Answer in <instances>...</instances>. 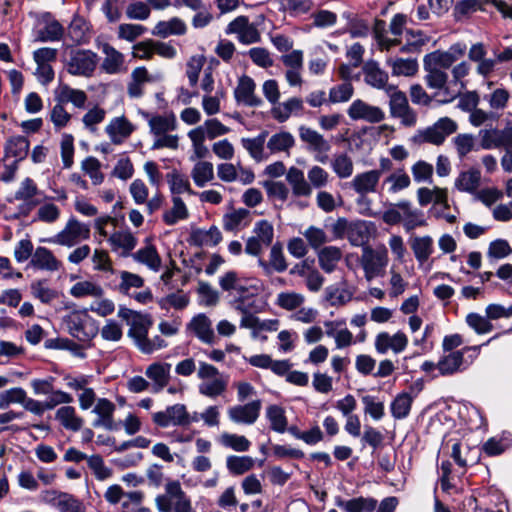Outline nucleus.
Listing matches in <instances>:
<instances>
[{
  "label": "nucleus",
  "instance_id": "nucleus-54",
  "mask_svg": "<svg viewBox=\"0 0 512 512\" xmlns=\"http://www.w3.org/2000/svg\"><path fill=\"white\" fill-rule=\"evenodd\" d=\"M218 442L225 448L236 452H246L251 447V442L244 436L229 432H223L218 437Z\"/></svg>",
  "mask_w": 512,
  "mask_h": 512
},
{
  "label": "nucleus",
  "instance_id": "nucleus-48",
  "mask_svg": "<svg viewBox=\"0 0 512 512\" xmlns=\"http://www.w3.org/2000/svg\"><path fill=\"white\" fill-rule=\"evenodd\" d=\"M294 144L295 140L293 135L290 132L281 131L273 134L268 139L266 147L269 151V154H276L281 152L288 153Z\"/></svg>",
  "mask_w": 512,
  "mask_h": 512
},
{
  "label": "nucleus",
  "instance_id": "nucleus-58",
  "mask_svg": "<svg viewBox=\"0 0 512 512\" xmlns=\"http://www.w3.org/2000/svg\"><path fill=\"white\" fill-rule=\"evenodd\" d=\"M70 294L75 298L87 296L101 298L104 294V290L100 285L92 281H80L71 287Z\"/></svg>",
  "mask_w": 512,
  "mask_h": 512
},
{
  "label": "nucleus",
  "instance_id": "nucleus-59",
  "mask_svg": "<svg viewBox=\"0 0 512 512\" xmlns=\"http://www.w3.org/2000/svg\"><path fill=\"white\" fill-rule=\"evenodd\" d=\"M29 149V142L22 136L11 137L5 147L6 156L21 160L26 157Z\"/></svg>",
  "mask_w": 512,
  "mask_h": 512
},
{
  "label": "nucleus",
  "instance_id": "nucleus-15",
  "mask_svg": "<svg viewBox=\"0 0 512 512\" xmlns=\"http://www.w3.org/2000/svg\"><path fill=\"white\" fill-rule=\"evenodd\" d=\"M217 176L225 183L240 182L242 185H250L255 180L254 172L244 167L240 162L237 164L224 161L217 165Z\"/></svg>",
  "mask_w": 512,
  "mask_h": 512
},
{
  "label": "nucleus",
  "instance_id": "nucleus-21",
  "mask_svg": "<svg viewBox=\"0 0 512 512\" xmlns=\"http://www.w3.org/2000/svg\"><path fill=\"white\" fill-rule=\"evenodd\" d=\"M262 407L261 400H253L246 404H237L227 409L228 419L234 424L252 425L259 416Z\"/></svg>",
  "mask_w": 512,
  "mask_h": 512
},
{
  "label": "nucleus",
  "instance_id": "nucleus-10",
  "mask_svg": "<svg viewBox=\"0 0 512 512\" xmlns=\"http://www.w3.org/2000/svg\"><path fill=\"white\" fill-rule=\"evenodd\" d=\"M388 261V251L385 246L376 249L365 246L360 257V265L364 271L365 279L371 281L376 277L383 276Z\"/></svg>",
  "mask_w": 512,
  "mask_h": 512
},
{
  "label": "nucleus",
  "instance_id": "nucleus-50",
  "mask_svg": "<svg viewBox=\"0 0 512 512\" xmlns=\"http://www.w3.org/2000/svg\"><path fill=\"white\" fill-rule=\"evenodd\" d=\"M414 396L408 392L399 393L390 405L391 414L395 419L401 420L408 417L411 411Z\"/></svg>",
  "mask_w": 512,
  "mask_h": 512
},
{
  "label": "nucleus",
  "instance_id": "nucleus-47",
  "mask_svg": "<svg viewBox=\"0 0 512 512\" xmlns=\"http://www.w3.org/2000/svg\"><path fill=\"white\" fill-rule=\"evenodd\" d=\"M336 505L345 512H373L377 507V500L371 497H357L350 500L337 499Z\"/></svg>",
  "mask_w": 512,
  "mask_h": 512
},
{
  "label": "nucleus",
  "instance_id": "nucleus-55",
  "mask_svg": "<svg viewBox=\"0 0 512 512\" xmlns=\"http://www.w3.org/2000/svg\"><path fill=\"white\" fill-rule=\"evenodd\" d=\"M331 168L340 179H347L354 172V163L352 158L346 153L334 155L331 160Z\"/></svg>",
  "mask_w": 512,
  "mask_h": 512
},
{
  "label": "nucleus",
  "instance_id": "nucleus-1",
  "mask_svg": "<svg viewBox=\"0 0 512 512\" xmlns=\"http://www.w3.org/2000/svg\"><path fill=\"white\" fill-rule=\"evenodd\" d=\"M118 316L130 326L128 335L135 339L136 345L142 352L149 354L166 346L164 340H161L159 344H154L147 338L148 329L152 325L149 316L125 307L119 309Z\"/></svg>",
  "mask_w": 512,
  "mask_h": 512
},
{
  "label": "nucleus",
  "instance_id": "nucleus-39",
  "mask_svg": "<svg viewBox=\"0 0 512 512\" xmlns=\"http://www.w3.org/2000/svg\"><path fill=\"white\" fill-rule=\"evenodd\" d=\"M268 136L267 131L261 132L254 138H242V146L247 150L250 157L256 162H262L268 159L269 153L265 151V142Z\"/></svg>",
  "mask_w": 512,
  "mask_h": 512
},
{
  "label": "nucleus",
  "instance_id": "nucleus-20",
  "mask_svg": "<svg viewBox=\"0 0 512 512\" xmlns=\"http://www.w3.org/2000/svg\"><path fill=\"white\" fill-rule=\"evenodd\" d=\"M347 114L354 121H365L371 124L380 123L385 119V112L380 107L362 99L354 100L348 107Z\"/></svg>",
  "mask_w": 512,
  "mask_h": 512
},
{
  "label": "nucleus",
  "instance_id": "nucleus-26",
  "mask_svg": "<svg viewBox=\"0 0 512 512\" xmlns=\"http://www.w3.org/2000/svg\"><path fill=\"white\" fill-rule=\"evenodd\" d=\"M304 111V102L299 97H290L278 102L271 109V115L279 123L286 122L291 116H301Z\"/></svg>",
  "mask_w": 512,
  "mask_h": 512
},
{
  "label": "nucleus",
  "instance_id": "nucleus-51",
  "mask_svg": "<svg viewBox=\"0 0 512 512\" xmlns=\"http://www.w3.org/2000/svg\"><path fill=\"white\" fill-rule=\"evenodd\" d=\"M172 204V207L163 214V221L167 225H175L189 217L188 208L179 196H172Z\"/></svg>",
  "mask_w": 512,
  "mask_h": 512
},
{
  "label": "nucleus",
  "instance_id": "nucleus-37",
  "mask_svg": "<svg viewBox=\"0 0 512 512\" xmlns=\"http://www.w3.org/2000/svg\"><path fill=\"white\" fill-rule=\"evenodd\" d=\"M31 265L40 270L54 272L61 268L62 263L49 249L37 247L32 255Z\"/></svg>",
  "mask_w": 512,
  "mask_h": 512
},
{
  "label": "nucleus",
  "instance_id": "nucleus-63",
  "mask_svg": "<svg viewBox=\"0 0 512 512\" xmlns=\"http://www.w3.org/2000/svg\"><path fill=\"white\" fill-rule=\"evenodd\" d=\"M304 301V295L297 292H281L276 298V304L287 311H293L300 308Z\"/></svg>",
  "mask_w": 512,
  "mask_h": 512
},
{
  "label": "nucleus",
  "instance_id": "nucleus-18",
  "mask_svg": "<svg viewBox=\"0 0 512 512\" xmlns=\"http://www.w3.org/2000/svg\"><path fill=\"white\" fill-rule=\"evenodd\" d=\"M97 48L104 55L100 68L109 75L120 74L126 70L125 56L108 42L97 41Z\"/></svg>",
  "mask_w": 512,
  "mask_h": 512
},
{
  "label": "nucleus",
  "instance_id": "nucleus-13",
  "mask_svg": "<svg viewBox=\"0 0 512 512\" xmlns=\"http://www.w3.org/2000/svg\"><path fill=\"white\" fill-rule=\"evenodd\" d=\"M41 502L55 507L59 512H85V505L74 495L57 490H44L40 493Z\"/></svg>",
  "mask_w": 512,
  "mask_h": 512
},
{
  "label": "nucleus",
  "instance_id": "nucleus-60",
  "mask_svg": "<svg viewBox=\"0 0 512 512\" xmlns=\"http://www.w3.org/2000/svg\"><path fill=\"white\" fill-rule=\"evenodd\" d=\"M186 32L185 23L179 18H172L168 21H160L155 26V33L162 37L169 35H182Z\"/></svg>",
  "mask_w": 512,
  "mask_h": 512
},
{
  "label": "nucleus",
  "instance_id": "nucleus-38",
  "mask_svg": "<svg viewBox=\"0 0 512 512\" xmlns=\"http://www.w3.org/2000/svg\"><path fill=\"white\" fill-rule=\"evenodd\" d=\"M480 184L481 172L474 167L460 172L454 182V186L457 190L470 194L477 192Z\"/></svg>",
  "mask_w": 512,
  "mask_h": 512
},
{
  "label": "nucleus",
  "instance_id": "nucleus-8",
  "mask_svg": "<svg viewBox=\"0 0 512 512\" xmlns=\"http://www.w3.org/2000/svg\"><path fill=\"white\" fill-rule=\"evenodd\" d=\"M481 346L464 347L461 350L445 353L438 361L441 376H450L466 370L479 355Z\"/></svg>",
  "mask_w": 512,
  "mask_h": 512
},
{
  "label": "nucleus",
  "instance_id": "nucleus-62",
  "mask_svg": "<svg viewBox=\"0 0 512 512\" xmlns=\"http://www.w3.org/2000/svg\"><path fill=\"white\" fill-rule=\"evenodd\" d=\"M167 178L169 188L173 196H179L182 193H188L190 195L196 194V192L191 189L188 179L183 175L177 172H172L167 175Z\"/></svg>",
  "mask_w": 512,
  "mask_h": 512
},
{
  "label": "nucleus",
  "instance_id": "nucleus-9",
  "mask_svg": "<svg viewBox=\"0 0 512 512\" xmlns=\"http://www.w3.org/2000/svg\"><path fill=\"white\" fill-rule=\"evenodd\" d=\"M471 66L468 62L462 61L452 67V79L449 80L446 73V83L442 88H435L434 96H441L443 103H449L459 97L466 89L465 78L469 75Z\"/></svg>",
  "mask_w": 512,
  "mask_h": 512
},
{
  "label": "nucleus",
  "instance_id": "nucleus-44",
  "mask_svg": "<svg viewBox=\"0 0 512 512\" xmlns=\"http://www.w3.org/2000/svg\"><path fill=\"white\" fill-rule=\"evenodd\" d=\"M251 222L250 211L239 208L223 216L222 225L226 231L234 232L247 227Z\"/></svg>",
  "mask_w": 512,
  "mask_h": 512
},
{
  "label": "nucleus",
  "instance_id": "nucleus-43",
  "mask_svg": "<svg viewBox=\"0 0 512 512\" xmlns=\"http://www.w3.org/2000/svg\"><path fill=\"white\" fill-rule=\"evenodd\" d=\"M55 419L66 430L73 432L79 431L84 424L83 418L78 416L75 408L69 405L60 407L55 413Z\"/></svg>",
  "mask_w": 512,
  "mask_h": 512
},
{
  "label": "nucleus",
  "instance_id": "nucleus-12",
  "mask_svg": "<svg viewBox=\"0 0 512 512\" xmlns=\"http://www.w3.org/2000/svg\"><path fill=\"white\" fill-rule=\"evenodd\" d=\"M388 94L389 109L392 117L399 118L404 126H413L416 123V115L410 108L408 99L404 92L396 89L395 86L386 88Z\"/></svg>",
  "mask_w": 512,
  "mask_h": 512
},
{
  "label": "nucleus",
  "instance_id": "nucleus-64",
  "mask_svg": "<svg viewBox=\"0 0 512 512\" xmlns=\"http://www.w3.org/2000/svg\"><path fill=\"white\" fill-rule=\"evenodd\" d=\"M433 172V165L424 160H418L411 166L413 179L417 183H431Z\"/></svg>",
  "mask_w": 512,
  "mask_h": 512
},
{
  "label": "nucleus",
  "instance_id": "nucleus-61",
  "mask_svg": "<svg viewBox=\"0 0 512 512\" xmlns=\"http://www.w3.org/2000/svg\"><path fill=\"white\" fill-rule=\"evenodd\" d=\"M87 317L86 310H73L64 317V323L72 336L80 338L83 331V322Z\"/></svg>",
  "mask_w": 512,
  "mask_h": 512
},
{
  "label": "nucleus",
  "instance_id": "nucleus-32",
  "mask_svg": "<svg viewBox=\"0 0 512 512\" xmlns=\"http://www.w3.org/2000/svg\"><path fill=\"white\" fill-rule=\"evenodd\" d=\"M116 410L115 404L107 398H99L93 408L98 418L94 420V427H104L107 430H112L114 425L113 415Z\"/></svg>",
  "mask_w": 512,
  "mask_h": 512
},
{
  "label": "nucleus",
  "instance_id": "nucleus-23",
  "mask_svg": "<svg viewBox=\"0 0 512 512\" xmlns=\"http://www.w3.org/2000/svg\"><path fill=\"white\" fill-rule=\"evenodd\" d=\"M481 147L489 150L493 148L504 147L506 150H512V129L503 130L490 129L481 130Z\"/></svg>",
  "mask_w": 512,
  "mask_h": 512
},
{
  "label": "nucleus",
  "instance_id": "nucleus-27",
  "mask_svg": "<svg viewBox=\"0 0 512 512\" xmlns=\"http://www.w3.org/2000/svg\"><path fill=\"white\" fill-rule=\"evenodd\" d=\"M135 126L125 117L112 118L105 127L109 139L113 144H121L134 132Z\"/></svg>",
  "mask_w": 512,
  "mask_h": 512
},
{
  "label": "nucleus",
  "instance_id": "nucleus-29",
  "mask_svg": "<svg viewBox=\"0 0 512 512\" xmlns=\"http://www.w3.org/2000/svg\"><path fill=\"white\" fill-rule=\"evenodd\" d=\"M108 242L112 251L127 257L132 254L131 252L136 247L138 241L131 231L119 230L108 237Z\"/></svg>",
  "mask_w": 512,
  "mask_h": 512
},
{
  "label": "nucleus",
  "instance_id": "nucleus-41",
  "mask_svg": "<svg viewBox=\"0 0 512 512\" xmlns=\"http://www.w3.org/2000/svg\"><path fill=\"white\" fill-rule=\"evenodd\" d=\"M67 37L75 44L88 43L90 39V25L80 16H74L67 28Z\"/></svg>",
  "mask_w": 512,
  "mask_h": 512
},
{
  "label": "nucleus",
  "instance_id": "nucleus-31",
  "mask_svg": "<svg viewBox=\"0 0 512 512\" xmlns=\"http://www.w3.org/2000/svg\"><path fill=\"white\" fill-rule=\"evenodd\" d=\"M188 328L203 343L214 344L216 342V335L212 328V321L205 314L201 313L193 317Z\"/></svg>",
  "mask_w": 512,
  "mask_h": 512
},
{
  "label": "nucleus",
  "instance_id": "nucleus-36",
  "mask_svg": "<svg viewBox=\"0 0 512 512\" xmlns=\"http://www.w3.org/2000/svg\"><path fill=\"white\" fill-rule=\"evenodd\" d=\"M364 81L366 84L376 89H384L388 85V73L379 67V64L375 61H369L363 66Z\"/></svg>",
  "mask_w": 512,
  "mask_h": 512
},
{
  "label": "nucleus",
  "instance_id": "nucleus-2",
  "mask_svg": "<svg viewBox=\"0 0 512 512\" xmlns=\"http://www.w3.org/2000/svg\"><path fill=\"white\" fill-rule=\"evenodd\" d=\"M219 286L232 298L231 305L235 308L237 305L250 303L258 293L256 281L246 278L235 271H228L219 279Z\"/></svg>",
  "mask_w": 512,
  "mask_h": 512
},
{
  "label": "nucleus",
  "instance_id": "nucleus-11",
  "mask_svg": "<svg viewBox=\"0 0 512 512\" xmlns=\"http://www.w3.org/2000/svg\"><path fill=\"white\" fill-rule=\"evenodd\" d=\"M89 237L90 227L75 218H70L64 228L53 237L47 239V242L65 247H73L81 241L89 239Z\"/></svg>",
  "mask_w": 512,
  "mask_h": 512
},
{
  "label": "nucleus",
  "instance_id": "nucleus-45",
  "mask_svg": "<svg viewBox=\"0 0 512 512\" xmlns=\"http://www.w3.org/2000/svg\"><path fill=\"white\" fill-rule=\"evenodd\" d=\"M222 240L218 227L212 226L208 230L195 229L190 234V241L195 246H216Z\"/></svg>",
  "mask_w": 512,
  "mask_h": 512
},
{
  "label": "nucleus",
  "instance_id": "nucleus-24",
  "mask_svg": "<svg viewBox=\"0 0 512 512\" xmlns=\"http://www.w3.org/2000/svg\"><path fill=\"white\" fill-rule=\"evenodd\" d=\"M255 89L256 84L251 77L247 75L241 76L234 91L236 101L249 107L260 106L262 100L256 96Z\"/></svg>",
  "mask_w": 512,
  "mask_h": 512
},
{
  "label": "nucleus",
  "instance_id": "nucleus-7",
  "mask_svg": "<svg viewBox=\"0 0 512 512\" xmlns=\"http://www.w3.org/2000/svg\"><path fill=\"white\" fill-rule=\"evenodd\" d=\"M98 55L90 49H70L64 59V68L68 74L90 78L98 65Z\"/></svg>",
  "mask_w": 512,
  "mask_h": 512
},
{
  "label": "nucleus",
  "instance_id": "nucleus-6",
  "mask_svg": "<svg viewBox=\"0 0 512 512\" xmlns=\"http://www.w3.org/2000/svg\"><path fill=\"white\" fill-rule=\"evenodd\" d=\"M155 504L161 512H195L191 498L178 480H169L165 484V493L156 497Z\"/></svg>",
  "mask_w": 512,
  "mask_h": 512
},
{
  "label": "nucleus",
  "instance_id": "nucleus-17",
  "mask_svg": "<svg viewBox=\"0 0 512 512\" xmlns=\"http://www.w3.org/2000/svg\"><path fill=\"white\" fill-rule=\"evenodd\" d=\"M298 132L300 140L308 146V149L317 153L315 159L320 163H326L327 153L331 149L329 141L318 131L304 125L298 128Z\"/></svg>",
  "mask_w": 512,
  "mask_h": 512
},
{
  "label": "nucleus",
  "instance_id": "nucleus-33",
  "mask_svg": "<svg viewBox=\"0 0 512 512\" xmlns=\"http://www.w3.org/2000/svg\"><path fill=\"white\" fill-rule=\"evenodd\" d=\"M170 371V363L154 362L146 368L145 375L153 382V391L155 393L160 392L168 385Z\"/></svg>",
  "mask_w": 512,
  "mask_h": 512
},
{
  "label": "nucleus",
  "instance_id": "nucleus-49",
  "mask_svg": "<svg viewBox=\"0 0 512 512\" xmlns=\"http://www.w3.org/2000/svg\"><path fill=\"white\" fill-rule=\"evenodd\" d=\"M386 64L391 68L393 76H414L418 71V63L411 58H392L386 60Z\"/></svg>",
  "mask_w": 512,
  "mask_h": 512
},
{
  "label": "nucleus",
  "instance_id": "nucleus-25",
  "mask_svg": "<svg viewBox=\"0 0 512 512\" xmlns=\"http://www.w3.org/2000/svg\"><path fill=\"white\" fill-rule=\"evenodd\" d=\"M380 178L381 171L368 170L356 174L350 181L349 185L357 194L365 196L369 193L376 192Z\"/></svg>",
  "mask_w": 512,
  "mask_h": 512
},
{
  "label": "nucleus",
  "instance_id": "nucleus-40",
  "mask_svg": "<svg viewBox=\"0 0 512 512\" xmlns=\"http://www.w3.org/2000/svg\"><path fill=\"white\" fill-rule=\"evenodd\" d=\"M409 242L415 259L420 265H423L434 252L432 237L429 235L413 236Z\"/></svg>",
  "mask_w": 512,
  "mask_h": 512
},
{
  "label": "nucleus",
  "instance_id": "nucleus-46",
  "mask_svg": "<svg viewBox=\"0 0 512 512\" xmlns=\"http://www.w3.org/2000/svg\"><path fill=\"white\" fill-rule=\"evenodd\" d=\"M190 175L194 184L199 188H203L214 180V165L206 160L197 161Z\"/></svg>",
  "mask_w": 512,
  "mask_h": 512
},
{
  "label": "nucleus",
  "instance_id": "nucleus-14",
  "mask_svg": "<svg viewBox=\"0 0 512 512\" xmlns=\"http://www.w3.org/2000/svg\"><path fill=\"white\" fill-rule=\"evenodd\" d=\"M226 34H235L237 40L244 45L258 43L261 40V33L254 23L249 21L247 16H238L231 21L227 28Z\"/></svg>",
  "mask_w": 512,
  "mask_h": 512
},
{
  "label": "nucleus",
  "instance_id": "nucleus-30",
  "mask_svg": "<svg viewBox=\"0 0 512 512\" xmlns=\"http://www.w3.org/2000/svg\"><path fill=\"white\" fill-rule=\"evenodd\" d=\"M396 206L402 210V225L407 232L428 225L423 211L413 208L409 201H400Z\"/></svg>",
  "mask_w": 512,
  "mask_h": 512
},
{
  "label": "nucleus",
  "instance_id": "nucleus-34",
  "mask_svg": "<svg viewBox=\"0 0 512 512\" xmlns=\"http://www.w3.org/2000/svg\"><path fill=\"white\" fill-rule=\"evenodd\" d=\"M286 180L291 186L292 193L296 197H310L312 195L311 185L307 182L304 172L292 166L286 173Z\"/></svg>",
  "mask_w": 512,
  "mask_h": 512
},
{
  "label": "nucleus",
  "instance_id": "nucleus-56",
  "mask_svg": "<svg viewBox=\"0 0 512 512\" xmlns=\"http://www.w3.org/2000/svg\"><path fill=\"white\" fill-rule=\"evenodd\" d=\"M65 33L64 27L59 21L52 19L38 31L37 40L40 42H56L60 41Z\"/></svg>",
  "mask_w": 512,
  "mask_h": 512
},
{
  "label": "nucleus",
  "instance_id": "nucleus-57",
  "mask_svg": "<svg viewBox=\"0 0 512 512\" xmlns=\"http://www.w3.org/2000/svg\"><path fill=\"white\" fill-rule=\"evenodd\" d=\"M255 465L251 456L230 455L226 458V467L233 475H243L250 471Z\"/></svg>",
  "mask_w": 512,
  "mask_h": 512
},
{
  "label": "nucleus",
  "instance_id": "nucleus-53",
  "mask_svg": "<svg viewBox=\"0 0 512 512\" xmlns=\"http://www.w3.org/2000/svg\"><path fill=\"white\" fill-rule=\"evenodd\" d=\"M341 257L340 248L335 246L324 247L318 253L319 265L326 273H331L335 270Z\"/></svg>",
  "mask_w": 512,
  "mask_h": 512
},
{
  "label": "nucleus",
  "instance_id": "nucleus-22",
  "mask_svg": "<svg viewBox=\"0 0 512 512\" xmlns=\"http://www.w3.org/2000/svg\"><path fill=\"white\" fill-rule=\"evenodd\" d=\"M407 345L408 338L401 331L393 335H390L388 332H380L376 335L374 341L375 350L379 354H386L389 350L395 354H399L406 349Z\"/></svg>",
  "mask_w": 512,
  "mask_h": 512
},
{
  "label": "nucleus",
  "instance_id": "nucleus-52",
  "mask_svg": "<svg viewBox=\"0 0 512 512\" xmlns=\"http://www.w3.org/2000/svg\"><path fill=\"white\" fill-rule=\"evenodd\" d=\"M410 185L411 179L403 169H398L394 173L389 174L382 183V187H387V191L391 194L407 189Z\"/></svg>",
  "mask_w": 512,
  "mask_h": 512
},
{
  "label": "nucleus",
  "instance_id": "nucleus-35",
  "mask_svg": "<svg viewBox=\"0 0 512 512\" xmlns=\"http://www.w3.org/2000/svg\"><path fill=\"white\" fill-rule=\"evenodd\" d=\"M55 100L59 103H72L77 108H84L87 94L80 89H75L67 84H61L55 89Z\"/></svg>",
  "mask_w": 512,
  "mask_h": 512
},
{
  "label": "nucleus",
  "instance_id": "nucleus-4",
  "mask_svg": "<svg viewBox=\"0 0 512 512\" xmlns=\"http://www.w3.org/2000/svg\"><path fill=\"white\" fill-rule=\"evenodd\" d=\"M373 224L364 220L349 221L346 218H338L332 225V232L335 238H347L349 243L355 247L367 246Z\"/></svg>",
  "mask_w": 512,
  "mask_h": 512
},
{
  "label": "nucleus",
  "instance_id": "nucleus-42",
  "mask_svg": "<svg viewBox=\"0 0 512 512\" xmlns=\"http://www.w3.org/2000/svg\"><path fill=\"white\" fill-rule=\"evenodd\" d=\"M131 256L136 262L147 266L154 272H158L161 269L162 260L154 245L147 244L135 253H132Z\"/></svg>",
  "mask_w": 512,
  "mask_h": 512
},
{
  "label": "nucleus",
  "instance_id": "nucleus-16",
  "mask_svg": "<svg viewBox=\"0 0 512 512\" xmlns=\"http://www.w3.org/2000/svg\"><path fill=\"white\" fill-rule=\"evenodd\" d=\"M153 423L160 428L170 426H188V411L184 404H174L166 407L163 411L152 414Z\"/></svg>",
  "mask_w": 512,
  "mask_h": 512
},
{
  "label": "nucleus",
  "instance_id": "nucleus-28",
  "mask_svg": "<svg viewBox=\"0 0 512 512\" xmlns=\"http://www.w3.org/2000/svg\"><path fill=\"white\" fill-rule=\"evenodd\" d=\"M142 115L147 119L150 133L153 136L173 132L178 127L176 116L172 112L154 115L142 112Z\"/></svg>",
  "mask_w": 512,
  "mask_h": 512
},
{
  "label": "nucleus",
  "instance_id": "nucleus-5",
  "mask_svg": "<svg viewBox=\"0 0 512 512\" xmlns=\"http://www.w3.org/2000/svg\"><path fill=\"white\" fill-rule=\"evenodd\" d=\"M197 377L201 380L198 391L205 397L215 399L222 396L227 390L229 376L221 373L212 364L199 362Z\"/></svg>",
  "mask_w": 512,
  "mask_h": 512
},
{
  "label": "nucleus",
  "instance_id": "nucleus-3",
  "mask_svg": "<svg viewBox=\"0 0 512 512\" xmlns=\"http://www.w3.org/2000/svg\"><path fill=\"white\" fill-rule=\"evenodd\" d=\"M455 57L448 51H434L424 57V80L429 89L442 88L446 83V69L455 63Z\"/></svg>",
  "mask_w": 512,
  "mask_h": 512
},
{
  "label": "nucleus",
  "instance_id": "nucleus-19",
  "mask_svg": "<svg viewBox=\"0 0 512 512\" xmlns=\"http://www.w3.org/2000/svg\"><path fill=\"white\" fill-rule=\"evenodd\" d=\"M457 129L458 125L453 119L442 117L433 125L423 130L421 137L424 142L438 146L441 145L449 135L455 133Z\"/></svg>",
  "mask_w": 512,
  "mask_h": 512
}]
</instances>
